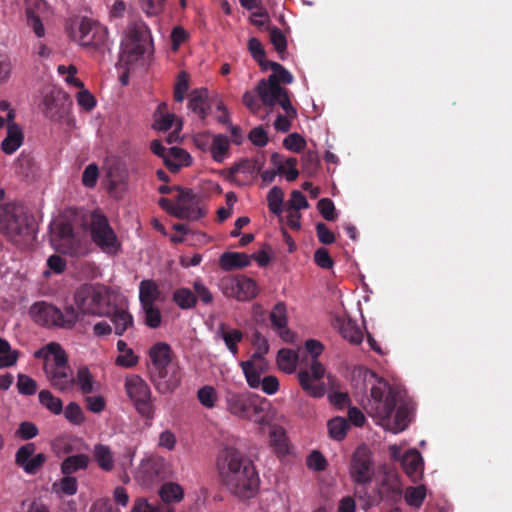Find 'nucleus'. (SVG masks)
<instances>
[{
  "instance_id": "4c0bfd02",
  "label": "nucleus",
  "mask_w": 512,
  "mask_h": 512,
  "mask_svg": "<svg viewBox=\"0 0 512 512\" xmlns=\"http://www.w3.org/2000/svg\"><path fill=\"white\" fill-rule=\"evenodd\" d=\"M230 143L227 136L218 134L214 136L210 146V153L214 161L221 163L229 152Z\"/></svg>"
},
{
  "instance_id": "864d4df0",
  "label": "nucleus",
  "mask_w": 512,
  "mask_h": 512,
  "mask_svg": "<svg viewBox=\"0 0 512 512\" xmlns=\"http://www.w3.org/2000/svg\"><path fill=\"white\" fill-rule=\"evenodd\" d=\"M53 239L70 241L74 237V230L70 223L59 221L51 225Z\"/></svg>"
},
{
  "instance_id": "f03ea898",
  "label": "nucleus",
  "mask_w": 512,
  "mask_h": 512,
  "mask_svg": "<svg viewBox=\"0 0 512 512\" xmlns=\"http://www.w3.org/2000/svg\"><path fill=\"white\" fill-rule=\"evenodd\" d=\"M374 380L365 410L377 424L393 433L404 431L410 423V409L400 405L397 409V393L387 381L370 371L369 379Z\"/></svg>"
},
{
  "instance_id": "b1692460",
  "label": "nucleus",
  "mask_w": 512,
  "mask_h": 512,
  "mask_svg": "<svg viewBox=\"0 0 512 512\" xmlns=\"http://www.w3.org/2000/svg\"><path fill=\"white\" fill-rule=\"evenodd\" d=\"M107 317L113 324V331L117 336H123L127 331L134 328V317L128 309L114 305L113 311Z\"/></svg>"
},
{
  "instance_id": "473e14b6",
  "label": "nucleus",
  "mask_w": 512,
  "mask_h": 512,
  "mask_svg": "<svg viewBox=\"0 0 512 512\" xmlns=\"http://www.w3.org/2000/svg\"><path fill=\"white\" fill-rule=\"evenodd\" d=\"M218 335L223 339L227 349L236 356L238 354V343L243 339V333L238 329H228L222 323L218 328Z\"/></svg>"
},
{
  "instance_id": "13d9d810",
  "label": "nucleus",
  "mask_w": 512,
  "mask_h": 512,
  "mask_svg": "<svg viewBox=\"0 0 512 512\" xmlns=\"http://www.w3.org/2000/svg\"><path fill=\"white\" fill-rule=\"evenodd\" d=\"M65 418L74 425H80L85 421V417L80 405L76 402H70L64 410Z\"/></svg>"
},
{
  "instance_id": "2eb2a0df",
  "label": "nucleus",
  "mask_w": 512,
  "mask_h": 512,
  "mask_svg": "<svg viewBox=\"0 0 512 512\" xmlns=\"http://www.w3.org/2000/svg\"><path fill=\"white\" fill-rule=\"evenodd\" d=\"M42 105L46 118L53 122H63L70 115L72 101L65 91L54 89L44 96Z\"/></svg>"
},
{
  "instance_id": "7c9ffc66",
  "label": "nucleus",
  "mask_w": 512,
  "mask_h": 512,
  "mask_svg": "<svg viewBox=\"0 0 512 512\" xmlns=\"http://www.w3.org/2000/svg\"><path fill=\"white\" fill-rule=\"evenodd\" d=\"M222 269L230 271L236 268H243L250 264V258L245 253L225 252L219 260Z\"/></svg>"
},
{
  "instance_id": "c9c22d12",
  "label": "nucleus",
  "mask_w": 512,
  "mask_h": 512,
  "mask_svg": "<svg viewBox=\"0 0 512 512\" xmlns=\"http://www.w3.org/2000/svg\"><path fill=\"white\" fill-rule=\"evenodd\" d=\"M172 301L182 310H190L197 305L195 293L185 287L177 288L172 294Z\"/></svg>"
},
{
  "instance_id": "6ab92c4d",
  "label": "nucleus",
  "mask_w": 512,
  "mask_h": 512,
  "mask_svg": "<svg viewBox=\"0 0 512 512\" xmlns=\"http://www.w3.org/2000/svg\"><path fill=\"white\" fill-rule=\"evenodd\" d=\"M350 474L357 484H366L372 480L373 467L370 452L366 447H358L351 460Z\"/></svg>"
},
{
  "instance_id": "f3484780",
  "label": "nucleus",
  "mask_w": 512,
  "mask_h": 512,
  "mask_svg": "<svg viewBox=\"0 0 512 512\" xmlns=\"http://www.w3.org/2000/svg\"><path fill=\"white\" fill-rule=\"evenodd\" d=\"M34 443H27L18 448L15 453V464L28 475H36L47 461L44 453L35 454Z\"/></svg>"
},
{
  "instance_id": "423d86ee",
  "label": "nucleus",
  "mask_w": 512,
  "mask_h": 512,
  "mask_svg": "<svg viewBox=\"0 0 512 512\" xmlns=\"http://www.w3.org/2000/svg\"><path fill=\"white\" fill-rule=\"evenodd\" d=\"M29 315L33 321L45 328L70 330L79 321V312L73 305H66L64 310L52 303L38 301L29 308Z\"/></svg>"
},
{
  "instance_id": "a18cd8bd",
  "label": "nucleus",
  "mask_w": 512,
  "mask_h": 512,
  "mask_svg": "<svg viewBox=\"0 0 512 512\" xmlns=\"http://www.w3.org/2000/svg\"><path fill=\"white\" fill-rule=\"evenodd\" d=\"M329 435L333 440L341 441L345 438L349 424L343 417H335L328 424Z\"/></svg>"
},
{
  "instance_id": "680f3d73",
  "label": "nucleus",
  "mask_w": 512,
  "mask_h": 512,
  "mask_svg": "<svg viewBox=\"0 0 512 512\" xmlns=\"http://www.w3.org/2000/svg\"><path fill=\"white\" fill-rule=\"evenodd\" d=\"M139 363V356L130 348L126 352L119 354L115 360V364L123 368H133Z\"/></svg>"
},
{
  "instance_id": "393cba45",
  "label": "nucleus",
  "mask_w": 512,
  "mask_h": 512,
  "mask_svg": "<svg viewBox=\"0 0 512 512\" xmlns=\"http://www.w3.org/2000/svg\"><path fill=\"white\" fill-rule=\"evenodd\" d=\"M209 93L206 88L195 89L189 95L188 109L205 121L210 113Z\"/></svg>"
},
{
  "instance_id": "412c9836",
  "label": "nucleus",
  "mask_w": 512,
  "mask_h": 512,
  "mask_svg": "<svg viewBox=\"0 0 512 512\" xmlns=\"http://www.w3.org/2000/svg\"><path fill=\"white\" fill-rule=\"evenodd\" d=\"M44 372L51 386L61 392L70 391L75 385V377L70 366L48 367Z\"/></svg>"
},
{
  "instance_id": "7ed1b4c3",
  "label": "nucleus",
  "mask_w": 512,
  "mask_h": 512,
  "mask_svg": "<svg viewBox=\"0 0 512 512\" xmlns=\"http://www.w3.org/2000/svg\"><path fill=\"white\" fill-rule=\"evenodd\" d=\"M148 377L159 394L174 392L182 382L181 368L169 344L157 342L148 351Z\"/></svg>"
},
{
  "instance_id": "f257e3e1",
  "label": "nucleus",
  "mask_w": 512,
  "mask_h": 512,
  "mask_svg": "<svg viewBox=\"0 0 512 512\" xmlns=\"http://www.w3.org/2000/svg\"><path fill=\"white\" fill-rule=\"evenodd\" d=\"M216 468L223 485L241 499L252 498L260 479L252 460L241 450L225 445L218 453Z\"/></svg>"
},
{
  "instance_id": "37998d69",
  "label": "nucleus",
  "mask_w": 512,
  "mask_h": 512,
  "mask_svg": "<svg viewBox=\"0 0 512 512\" xmlns=\"http://www.w3.org/2000/svg\"><path fill=\"white\" fill-rule=\"evenodd\" d=\"M166 108V103H161L158 105L157 111L155 113V122L153 125L156 130L167 131L173 126L175 115L171 113H165Z\"/></svg>"
},
{
  "instance_id": "cd10ccee",
  "label": "nucleus",
  "mask_w": 512,
  "mask_h": 512,
  "mask_svg": "<svg viewBox=\"0 0 512 512\" xmlns=\"http://www.w3.org/2000/svg\"><path fill=\"white\" fill-rule=\"evenodd\" d=\"M162 293L154 280L145 279L139 284V301L140 305L155 304L162 301Z\"/></svg>"
},
{
  "instance_id": "bf43d9fd",
  "label": "nucleus",
  "mask_w": 512,
  "mask_h": 512,
  "mask_svg": "<svg viewBox=\"0 0 512 512\" xmlns=\"http://www.w3.org/2000/svg\"><path fill=\"white\" fill-rule=\"evenodd\" d=\"M317 208L322 217L327 221H334L337 213L333 201L329 198H322L317 203Z\"/></svg>"
},
{
  "instance_id": "49530a36",
  "label": "nucleus",
  "mask_w": 512,
  "mask_h": 512,
  "mask_svg": "<svg viewBox=\"0 0 512 512\" xmlns=\"http://www.w3.org/2000/svg\"><path fill=\"white\" fill-rule=\"evenodd\" d=\"M144 314V324L151 329H156L161 325L162 314L155 304L141 305Z\"/></svg>"
},
{
  "instance_id": "4468645a",
  "label": "nucleus",
  "mask_w": 512,
  "mask_h": 512,
  "mask_svg": "<svg viewBox=\"0 0 512 512\" xmlns=\"http://www.w3.org/2000/svg\"><path fill=\"white\" fill-rule=\"evenodd\" d=\"M159 495L162 503L153 505L146 499L139 498L135 501L132 512H175L171 503L180 502L184 497V491L179 484L166 482L161 486Z\"/></svg>"
},
{
  "instance_id": "79ce46f5",
  "label": "nucleus",
  "mask_w": 512,
  "mask_h": 512,
  "mask_svg": "<svg viewBox=\"0 0 512 512\" xmlns=\"http://www.w3.org/2000/svg\"><path fill=\"white\" fill-rule=\"evenodd\" d=\"M19 354V351L11 349L7 340L0 337V369L14 366Z\"/></svg>"
},
{
  "instance_id": "aec40b11",
  "label": "nucleus",
  "mask_w": 512,
  "mask_h": 512,
  "mask_svg": "<svg viewBox=\"0 0 512 512\" xmlns=\"http://www.w3.org/2000/svg\"><path fill=\"white\" fill-rule=\"evenodd\" d=\"M332 326L339 334L352 345H359L363 341V332L356 321L350 317L335 316Z\"/></svg>"
},
{
  "instance_id": "f704fd0d",
  "label": "nucleus",
  "mask_w": 512,
  "mask_h": 512,
  "mask_svg": "<svg viewBox=\"0 0 512 512\" xmlns=\"http://www.w3.org/2000/svg\"><path fill=\"white\" fill-rule=\"evenodd\" d=\"M47 349L51 358L47 357L45 359L44 370L48 367L59 368L69 366L67 355L58 343L48 344Z\"/></svg>"
},
{
  "instance_id": "ea45409f",
  "label": "nucleus",
  "mask_w": 512,
  "mask_h": 512,
  "mask_svg": "<svg viewBox=\"0 0 512 512\" xmlns=\"http://www.w3.org/2000/svg\"><path fill=\"white\" fill-rule=\"evenodd\" d=\"M298 363V355L295 351L287 348H282L277 353L278 367L286 372L293 373Z\"/></svg>"
},
{
  "instance_id": "1a4fd4ad",
  "label": "nucleus",
  "mask_w": 512,
  "mask_h": 512,
  "mask_svg": "<svg viewBox=\"0 0 512 512\" xmlns=\"http://www.w3.org/2000/svg\"><path fill=\"white\" fill-rule=\"evenodd\" d=\"M305 349L312 356V362L309 369L299 371V383L309 396L321 398L326 391L325 385L321 381L325 374V368L317 358L323 352L324 346L318 340L310 339L305 342Z\"/></svg>"
},
{
  "instance_id": "6e6552de",
  "label": "nucleus",
  "mask_w": 512,
  "mask_h": 512,
  "mask_svg": "<svg viewBox=\"0 0 512 512\" xmlns=\"http://www.w3.org/2000/svg\"><path fill=\"white\" fill-rule=\"evenodd\" d=\"M149 51L153 52L150 28L143 20L130 22L126 39L122 42L120 61L126 65L133 64Z\"/></svg>"
},
{
  "instance_id": "9d476101",
  "label": "nucleus",
  "mask_w": 512,
  "mask_h": 512,
  "mask_svg": "<svg viewBox=\"0 0 512 512\" xmlns=\"http://www.w3.org/2000/svg\"><path fill=\"white\" fill-rule=\"evenodd\" d=\"M69 38L81 46L99 49L106 46L108 30L87 17H76L66 24Z\"/></svg>"
},
{
  "instance_id": "052dcab7",
  "label": "nucleus",
  "mask_w": 512,
  "mask_h": 512,
  "mask_svg": "<svg viewBox=\"0 0 512 512\" xmlns=\"http://www.w3.org/2000/svg\"><path fill=\"white\" fill-rule=\"evenodd\" d=\"M283 146L292 152L299 153L305 146V139L298 133L289 134L283 141Z\"/></svg>"
},
{
  "instance_id": "9b49d317",
  "label": "nucleus",
  "mask_w": 512,
  "mask_h": 512,
  "mask_svg": "<svg viewBox=\"0 0 512 512\" xmlns=\"http://www.w3.org/2000/svg\"><path fill=\"white\" fill-rule=\"evenodd\" d=\"M124 389L137 413L150 426L155 417V397L148 383L139 375H129L125 378Z\"/></svg>"
},
{
  "instance_id": "e2e57ef3",
  "label": "nucleus",
  "mask_w": 512,
  "mask_h": 512,
  "mask_svg": "<svg viewBox=\"0 0 512 512\" xmlns=\"http://www.w3.org/2000/svg\"><path fill=\"white\" fill-rule=\"evenodd\" d=\"M99 176L98 166L94 163L89 164L83 171L82 183L85 187L93 188Z\"/></svg>"
},
{
  "instance_id": "58836bf2",
  "label": "nucleus",
  "mask_w": 512,
  "mask_h": 512,
  "mask_svg": "<svg viewBox=\"0 0 512 512\" xmlns=\"http://www.w3.org/2000/svg\"><path fill=\"white\" fill-rule=\"evenodd\" d=\"M401 465L408 476L416 477L423 465L421 454L416 450L407 452L403 456Z\"/></svg>"
},
{
  "instance_id": "69168bd1",
  "label": "nucleus",
  "mask_w": 512,
  "mask_h": 512,
  "mask_svg": "<svg viewBox=\"0 0 512 512\" xmlns=\"http://www.w3.org/2000/svg\"><path fill=\"white\" fill-rule=\"evenodd\" d=\"M27 24L31 27L37 37H43L45 35V29L42 24L40 17L32 10H26Z\"/></svg>"
},
{
  "instance_id": "603ef678",
  "label": "nucleus",
  "mask_w": 512,
  "mask_h": 512,
  "mask_svg": "<svg viewBox=\"0 0 512 512\" xmlns=\"http://www.w3.org/2000/svg\"><path fill=\"white\" fill-rule=\"evenodd\" d=\"M217 392L213 386L206 385L197 391V399L202 406L212 409L216 405Z\"/></svg>"
},
{
  "instance_id": "f8f14e48",
  "label": "nucleus",
  "mask_w": 512,
  "mask_h": 512,
  "mask_svg": "<svg viewBox=\"0 0 512 512\" xmlns=\"http://www.w3.org/2000/svg\"><path fill=\"white\" fill-rule=\"evenodd\" d=\"M176 190L177 203L165 197L159 199L158 204L163 210L173 217L187 220H199L206 215V210L199 207V200L191 189L177 187Z\"/></svg>"
},
{
  "instance_id": "2f4dec72",
  "label": "nucleus",
  "mask_w": 512,
  "mask_h": 512,
  "mask_svg": "<svg viewBox=\"0 0 512 512\" xmlns=\"http://www.w3.org/2000/svg\"><path fill=\"white\" fill-rule=\"evenodd\" d=\"M90 462L86 454H76L68 456L61 463L60 469L63 475H71L79 470H85Z\"/></svg>"
},
{
  "instance_id": "e433bc0d",
  "label": "nucleus",
  "mask_w": 512,
  "mask_h": 512,
  "mask_svg": "<svg viewBox=\"0 0 512 512\" xmlns=\"http://www.w3.org/2000/svg\"><path fill=\"white\" fill-rule=\"evenodd\" d=\"M93 456L98 466L106 472L112 471L114 468V459L111 449L103 444L94 446Z\"/></svg>"
},
{
  "instance_id": "20e7f679",
  "label": "nucleus",
  "mask_w": 512,
  "mask_h": 512,
  "mask_svg": "<svg viewBox=\"0 0 512 512\" xmlns=\"http://www.w3.org/2000/svg\"><path fill=\"white\" fill-rule=\"evenodd\" d=\"M35 219L27 208L16 202L0 204V233L15 245L35 238Z\"/></svg>"
},
{
  "instance_id": "4d7b16f0",
  "label": "nucleus",
  "mask_w": 512,
  "mask_h": 512,
  "mask_svg": "<svg viewBox=\"0 0 512 512\" xmlns=\"http://www.w3.org/2000/svg\"><path fill=\"white\" fill-rule=\"evenodd\" d=\"M269 36L276 52L281 56V59H283L282 54L285 53L287 49V39L285 35L279 28L272 27L269 29Z\"/></svg>"
},
{
  "instance_id": "0eeeda50",
  "label": "nucleus",
  "mask_w": 512,
  "mask_h": 512,
  "mask_svg": "<svg viewBox=\"0 0 512 512\" xmlns=\"http://www.w3.org/2000/svg\"><path fill=\"white\" fill-rule=\"evenodd\" d=\"M227 410L234 416L264 424L268 421L270 402L251 393L227 391L225 395Z\"/></svg>"
},
{
  "instance_id": "ddd939ff",
  "label": "nucleus",
  "mask_w": 512,
  "mask_h": 512,
  "mask_svg": "<svg viewBox=\"0 0 512 512\" xmlns=\"http://www.w3.org/2000/svg\"><path fill=\"white\" fill-rule=\"evenodd\" d=\"M88 229L91 235L92 241L98 246L103 252L107 254H116L121 243L118 237L111 227L108 218L101 212L94 211L90 215V221Z\"/></svg>"
},
{
  "instance_id": "a211bd4d",
  "label": "nucleus",
  "mask_w": 512,
  "mask_h": 512,
  "mask_svg": "<svg viewBox=\"0 0 512 512\" xmlns=\"http://www.w3.org/2000/svg\"><path fill=\"white\" fill-rule=\"evenodd\" d=\"M272 70V74L267 79H261L257 86V92L270 91L279 94L284 92L281 83L291 84L294 80L293 75L281 64L270 61L267 62V70Z\"/></svg>"
},
{
  "instance_id": "72a5a7b5",
  "label": "nucleus",
  "mask_w": 512,
  "mask_h": 512,
  "mask_svg": "<svg viewBox=\"0 0 512 512\" xmlns=\"http://www.w3.org/2000/svg\"><path fill=\"white\" fill-rule=\"evenodd\" d=\"M74 377L75 385L82 394L87 395L97 391V383L87 366H81Z\"/></svg>"
},
{
  "instance_id": "de8ad7c7",
  "label": "nucleus",
  "mask_w": 512,
  "mask_h": 512,
  "mask_svg": "<svg viewBox=\"0 0 512 512\" xmlns=\"http://www.w3.org/2000/svg\"><path fill=\"white\" fill-rule=\"evenodd\" d=\"M248 49L254 60L259 64L263 71L267 70V62L265 59V50L262 43L255 37L250 38L248 41Z\"/></svg>"
},
{
  "instance_id": "c03bdc74",
  "label": "nucleus",
  "mask_w": 512,
  "mask_h": 512,
  "mask_svg": "<svg viewBox=\"0 0 512 512\" xmlns=\"http://www.w3.org/2000/svg\"><path fill=\"white\" fill-rule=\"evenodd\" d=\"M39 402L51 413L59 415L63 412V402L55 397L49 390H41L38 395Z\"/></svg>"
},
{
  "instance_id": "bb28decb",
  "label": "nucleus",
  "mask_w": 512,
  "mask_h": 512,
  "mask_svg": "<svg viewBox=\"0 0 512 512\" xmlns=\"http://www.w3.org/2000/svg\"><path fill=\"white\" fill-rule=\"evenodd\" d=\"M24 142V133L18 124L8 125L7 134L1 143V150L8 155L13 154Z\"/></svg>"
},
{
  "instance_id": "39448f33",
  "label": "nucleus",
  "mask_w": 512,
  "mask_h": 512,
  "mask_svg": "<svg viewBox=\"0 0 512 512\" xmlns=\"http://www.w3.org/2000/svg\"><path fill=\"white\" fill-rule=\"evenodd\" d=\"M118 295L102 284H84L74 294L76 309L81 315L105 317L111 314Z\"/></svg>"
},
{
  "instance_id": "5fc2aeb1",
  "label": "nucleus",
  "mask_w": 512,
  "mask_h": 512,
  "mask_svg": "<svg viewBox=\"0 0 512 512\" xmlns=\"http://www.w3.org/2000/svg\"><path fill=\"white\" fill-rule=\"evenodd\" d=\"M37 382L26 374H18L17 389L18 392L25 396L34 395L37 391Z\"/></svg>"
},
{
  "instance_id": "09e8293b",
  "label": "nucleus",
  "mask_w": 512,
  "mask_h": 512,
  "mask_svg": "<svg viewBox=\"0 0 512 512\" xmlns=\"http://www.w3.org/2000/svg\"><path fill=\"white\" fill-rule=\"evenodd\" d=\"M426 497V488L424 485L416 487H408L405 491V500L408 505L419 508L424 502Z\"/></svg>"
},
{
  "instance_id": "5701e85b",
  "label": "nucleus",
  "mask_w": 512,
  "mask_h": 512,
  "mask_svg": "<svg viewBox=\"0 0 512 512\" xmlns=\"http://www.w3.org/2000/svg\"><path fill=\"white\" fill-rule=\"evenodd\" d=\"M232 295L239 301H248L257 296L256 282L247 277L231 279L229 281Z\"/></svg>"
},
{
  "instance_id": "4be33fe9",
  "label": "nucleus",
  "mask_w": 512,
  "mask_h": 512,
  "mask_svg": "<svg viewBox=\"0 0 512 512\" xmlns=\"http://www.w3.org/2000/svg\"><path fill=\"white\" fill-rule=\"evenodd\" d=\"M258 94L262 105L272 108L279 104L288 117L295 118L297 116V111L291 104L287 89H284V92L279 94L270 91L258 92Z\"/></svg>"
},
{
  "instance_id": "338daca9",
  "label": "nucleus",
  "mask_w": 512,
  "mask_h": 512,
  "mask_svg": "<svg viewBox=\"0 0 512 512\" xmlns=\"http://www.w3.org/2000/svg\"><path fill=\"white\" fill-rule=\"evenodd\" d=\"M243 104L254 114L261 109V99L258 92L246 91L242 97Z\"/></svg>"
},
{
  "instance_id": "774afa93",
  "label": "nucleus",
  "mask_w": 512,
  "mask_h": 512,
  "mask_svg": "<svg viewBox=\"0 0 512 512\" xmlns=\"http://www.w3.org/2000/svg\"><path fill=\"white\" fill-rule=\"evenodd\" d=\"M306 464L309 469L314 471H324L327 467L325 457L319 451H313L307 458Z\"/></svg>"
},
{
  "instance_id": "a19ab883",
  "label": "nucleus",
  "mask_w": 512,
  "mask_h": 512,
  "mask_svg": "<svg viewBox=\"0 0 512 512\" xmlns=\"http://www.w3.org/2000/svg\"><path fill=\"white\" fill-rule=\"evenodd\" d=\"M52 490L56 494L75 495L78 490V481L74 476L64 475L63 478L52 484Z\"/></svg>"
},
{
  "instance_id": "6e6d98bb",
  "label": "nucleus",
  "mask_w": 512,
  "mask_h": 512,
  "mask_svg": "<svg viewBox=\"0 0 512 512\" xmlns=\"http://www.w3.org/2000/svg\"><path fill=\"white\" fill-rule=\"evenodd\" d=\"M270 320L272 323V326L277 329L285 328L287 325V315H286V306L284 303L279 302L277 303L271 313H270Z\"/></svg>"
},
{
  "instance_id": "a878e982",
  "label": "nucleus",
  "mask_w": 512,
  "mask_h": 512,
  "mask_svg": "<svg viewBox=\"0 0 512 512\" xmlns=\"http://www.w3.org/2000/svg\"><path fill=\"white\" fill-rule=\"evenodd\" d=\"M192 158L190 154L179 147H171L168 149V155L165 157V166L172 172L176 173L182 167L189 166Z\"/></svg>"
},
{
  "instance_id": "c756f323",
  "label": "nucleus",
  "mask_w": 512,
  "mask_h": 512,
  "mask_svg": "<svg viewBox=\"0 0 512 512\" xmlns=\"http://www.w3.org/2000/svg\"><path fill=\"white\" fill-rule=\"evenodd\" d=\"M240 366L249 387L253 389L259 388L261 374L265 371V365L253 363V361H242Z\"/></svg>"
},
{
  "instance_id": "8fccbe9b",
  "label": "nucleus",
  "mask_w": 512,
  "mask_h": 512,
  "mask_svg": "<svg viewBox=\"0 0 512 512\" xmlns=\"http://www.w3.org/2000/svg\"><path fill=\"white\" fill-rule=\"evenodd\" d=\"M283 199H284L283 190L278 186H274L268 192V195H267L268 208L273 214H275L277 216L281 215Z\"/></svg>"
},
{
  "instance_id": "3c124183",
  "label": "nucleus",
  "mask_w": 512,
  "mask_h": 512,
  "mask_svg": "<svg viewBox=\"0 0 512 512\" xmlns=\"http://www.w3.org/2000/svg\"><path fill=\"white\" fill-rule=\"evenodd\" d=\"M320 165L318 154L315 151L308 150L302 155V171L308 176L317 173Z\"/></svg>"
},
{
  "instance_id": "0e129e2a",
  "label": "nucleus",
  "mask_w": 512,
  "mask_h": 512,
  "mask_svg": "<svg viewBox=\"0 0 512 512\" xmlns=\"http://www.w3.org/2000/svg\"><path fill=\"white\" fill-rule=\"evenodd\" d=\"M38 433V428L34 423L24 421L19 425L16 431V436L21 438L22 440H30L35 438L38 435Z\"/></svg>"
},
{
  "instance_id": "c85d7f7f",
  "label": "nucleus",
  "mask_w": 512,
  "mask_h": 512,
  "mask_svg": "<svg viewBox=\"0 0 512 512\" xmlns=\"http://www.w3.org/2000/svg\"><path fill=\"white\" fill-rule=\"evenodd\" d=\"M270 445L278 457H284L290 453V444L285 430L280 426H274L269 433Z\"/></svg>"
},
{
  "instance_id": "dca6fc26",
  "label": "nucleus",
  "mask_w": 512,
  "mask_h": 512,
  "mask_svg": "<svg viewBox=\"0 0 512 512\" xmlns=\"http://www.w3.org/2000/svg\"><path fill=\"white\" fill-rule=\"evenodd\" d=\"M170 465L160 456H152L141 461L136 472V479L145 486H151L168 478Z\"/></svg>"
}]
</instances>
